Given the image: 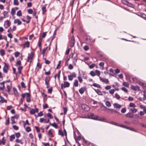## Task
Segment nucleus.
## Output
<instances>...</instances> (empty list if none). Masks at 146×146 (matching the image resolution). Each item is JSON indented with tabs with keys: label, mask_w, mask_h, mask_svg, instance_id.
Here are the masks:
<instances>
[{
	"label": "nucleus",
	"mask_w": 146,
	"mask_h": 146,
	"mask_svg": "<svg viewBox=\"0 0 146 146\" xmlns=\"http://www.w3.org/2000/svg\"><path fill=\"white\" fill-rule=\"evenodd\" d=\"M88 116L89 118L94 120H101L100 119V117L94 115V114L93 113H89L88 114Z\"/></svg>",
	"instance_id": "f257e3e1"
},
{
	"label": "nucleus",
	"mask_w": 146,
	"mask_h": 146,
	"mask_svg": "<svg viewBox=\"0 0 146 146\" xmlns=\"http://www.w3.org/2000/svg\"><path fill=\"white\" fill-rule=\"evenodd\" d=\"M70 85V84L69 83L67 82H64V83H62L61 85V89L63 90L64 88H65L67 87H69Z\"/></svg>",
	"instance_id": "f03ea898"
},
{
	"label": "nucleus",
	"mask_w": 146,
	"mask_h": 146,
	"mask_svg": "<svg viewBox=\"0 0 146 146\" xmlns=\"http://www.w3.org/2000/svg\"><path fill=\"white\" fill-rule=\"evenodd\" d=\"M4 64L5 65L3 68V71L4 73H7V72L9 66L5 62L4 63Z\"/></svg>",
	"instance_id": "7ed1b4c3"
},
{
	"label": "nucleus",
	"mask_w": 146,
	"mask_h": 146,
	"mask_svg": "<svg viewBox=\"0 0 146 146\" xmlns=\"http://www.w3.org/2000/svg\"><path fill=\"white\" fill-rule=\"evenodd\" d=\"M75 39L74 36L73 35L71 37V40L70 41L71 44L70 46L71 47H73L75 44Z\"/></svg>",
	"instance_id": "20e7f679"
},
{
	"label": "nucleus",
	"mask_w": 146,
	"mask_h": 146,
	"mask_svg": "<svg viewBox=\"0 0 146 146\" xmlns=\"http://www.w3.org/2000/svg\"><path fill=\"white\" fill-rule=\"evenodd\" d=\"M81 107L83 110L86 111H88L90 110L89 107L86 104H83L82 105Z\"/></svg>",
	"instance_id": "39448f33"
},
{
	"label": "nucleus",
	"mask_w": 146,
	"mask_h": 146,
	"mask_svg": "<svg viewBox=\"0 0 146 146\" xmlns=\"http://www.w3.org/2000/svg\"><path fill=\"white\" fill-rule=\"evenodd\" d=\"M100 56L101 58V60L105 61L108 60V58L107 56L104 54H100Z\"/></svg>",
	"instance_id": "423d86ee"
},
{
	"label": "nucleus",
	"mask_w": 146,
	"mask_h": 146,
	"mask_svg": "<svg viewBox=\"0 0 146 146\" xmlns=\"http://www.w3.org/2000/svg\"><path fill=\"white\" fill-rule=\"evenodd\" d=\"M34 55L33 52H31L30 55H29L28 57L27 60V62H29L30 60H31L32 59Z\"/></svg>",
	"instance_id": "0eeeda50"
},
{
	"label": "nucleus",
	"mask_w": 146,
	"mask_h": 146,
	"mask_svg": "<svg viewBox=\"0 0 146 146\" xmlns=\"http://www.w3.org/2000/svg\"><path fill=\"white\" fill-rule=\"evenodd\" d=\"M86 89V88L85 87H82L79 90L80 93L81 94H83Z\"/></svg>",
	"instance_id": "6e6552de"
},
{
	"label": "nucleus",
	"mask_w": 146,
	"mask_h": 146,
	"mask_svg": "<svg viewBox=\"0 0 146 146\" xmlns=\"http://www.w3.org/2000/svg\"><path fill=\"white\" fill-rule=\"evenodd\" d=\"M30 43L28 41L26 42L23 45V48H25V47L29 48V47Z\"/></svg>",
	"instance_id": "1a4fd4ad"
},
{
	"label": "nucleus",
	"mask_w": 146,
	"mask_h": 146,
	"mask_svg": "<svg viewBox=\"0 0 146 146\" xmlns=\"http://www.w3.org/2000/svg\"><path fill=\"white\" fill-rule=\"evenodd\" d=\"M13 91L15 95L17 97H18L19 94L17 89L15 88H13Z\"/></svg>",
	"instance_id": "9d476101"
},
{
	"label": "nucleus",
	"mask_w": 146,
	"mask_h": 146,
	"mask_svg": "<svg viewBox=\"0 0 146 146\" xmlns=\"http://www.w3.org/2000/svg\"><path fill=\"white\" fill-rule=\"evenodd\" d=\"M50 79V78L49 76H48L45 78V84H49V81Z\"/></svg>",
	"instance_id": "9b49d317"
},
{
	"label": "nucleus",
	"mask_w": 146,
	"mask_h": 146,
	"mask_svg": "<svg viewBox=\"0 0 146 146\" xmlns=\"http://www.w3.org/2000/svg\"><path fill=\"white\" fill-rule=\"evenodd\" d=\"M131 88L133 90H138V91L139 90V88L137 86H134L132 85L131 87Z\"/></svg>",
	"instance_id": "f8f14e48"
},
{
	"label": "nucleus",
	"mask_w": 146,
	"mask_h": 146,
	"mask_svg": "<svg viewBox=\"0 0 146 146\" xmlns=\"http://www.w3.org/2000/svg\"><path fill=\"white\" fill-rule=\"evenodd\" d=\"M14 23L15 24L17 23L18 25H21L22 23L21 22L19 19H15L14 20Z\"/></svg>",
	"instance_id": "ddd939ff"
},
{
	"label": "nucleus",
	"mask_w": 146,
	"mask_h": 146,
	"mask_svg": "<svg viewBox=\"0 0 146 146\" xmlns=\"http://www.w3.org/2000/svg\"><path fill=\"white\" fill-rule=\"evenodd\" d=\"M113 106L114 108H120L121 107L120 105L117 103H114L113 104Z\"/></svg>",
	"instance_id": "4468645a"
},
{
	"label": "nucleus",
	"mask_w": 146,
	"mask_h": 146,
	"mask_svg": "<svg viewBox=\"0 0 146 146\" xmlns=\"http://www.w3.org/2000/svg\"><path fill=\"white\" fill-rule=\"evenodd\" d=\"M138 15L139 16L143 18H146V15L143 13H140L138 14Z\"/></svg>",
	"instance_id": "2eb2a0df"
},
{
	"label": "nucleus",
	"mask_w": 146,
	"mask_h": 146,
	"mask_svg": "<svg viewBox=\"0 0 146 146\" xmlns=\"http://www.w3.org/2000/svg\"><path fill=\"white\" fill-rule=\"evenodd\" d=\"M125 116L129 118H133V115L131 113H129L126 114Z\"/></svg>",
	"instance_id": "dca6fc26"
},
{
	"label": "nucleus",
	"mask_w": 146,
	"mask_h": 146,
	"mask_svg": "<svg viewBox=\"0 0 146 146\" xmlns=\"http://www.w3.org/2000/svg\"><path fill=\"white\" fill-rule=\"evenodd\" d=\"M94 90L99 95L101 96L103 95L102 92L98 89H94Z\"/></svg>",
	"instance_id": "f3484780"
},
{
	"label": "nucleus",
	"mask_w": 146,
	"mask_h": 146,
	"mask_svg": "<svg viewBox=\"0 0 146 146\" xmlns=\"http://www.w3.org/2000/svg\"><path fill=\"white\" fill-rule=\"evenodd\" d=\"M15 138V137L14 134L11 135L9 137V140L11 141H12Z\"/></svg>",
	"instance_id": "a211bd4d"
},
{
	"label": "nucleus",
	"mask_w": 146,
	"mask_h": 146,
	"mask_svg": "<svg viewBox=\"0 0 146 146\" xmlns=\"http://www.w3.org/2000/svg\"><path fill=\"white\" fill-rule=\"evenodd\" d=\"M42 13H44L46 12V5H45L42 8Z\"/></svg>",
	"instance_id": "6ab92c4d"
},
{
	"label": "nucleus",
	"mask_w": 146,
	"mask_h": 146,
	"mask_svg": "<svg viewBox=\"0 0 146 146\" xmlns=\"http://www.w3.org/2000/svg\"><path fill=\"white\" fill-rule=\"evenodd\" d=\"M122 2L123 4H125V5H127L128 6H129V5L130 4L129 2H128L126 0H123L122 1Z\"/></svg>",
	"instance_id": "aec40b11"
},
{
	"label": "nucleus",
	"mask_w": 146,
	"mask_h": 146,
	"mask_svg": "<svg viewBox=\"0 0 146 146\" xmlns=\"http://www.w3.org/2000/svg\"><path fill=\"white\" fill-rule=\"evenodd\" d=\"M5 140L4 139V137H3L1 140L0 141V145L3 144V145H5Z\"/></svg>",
	"instance_id": "412c9836"
},
{
	"label": "nucleus",
	"mask_w": 146,
	"mask_h": 146,
	"mask_svg": "<svg viewBox=\"0 0 146 146\" xmlns=\"http://www.w3.org/2000/svg\"><path fill=\"white\" fill-rule=\"evenodd\" d=\"M42 41V38L40 37L38 40V44L39 47H41V43Z\"/></svg>",
	"instance_id": "4be33fe9"
},
{
	"label": "nucleus",
	"mask_w": 146,
	"mask_h": 146,
	"mask_svg": "<svg viewBox=\"0 0 146 146\" xmlns=\"http://www.w3.org/2000/svg\"><path fill=\"white\" fill-rule=\"evenodd\" d=\"M92 85L95 87H96L98 88H101L100 85L97 83H93L92 84Z\"/></svg>",
	"instance_id": "5701e85b"
},
{
	"label": "nucleus",
	"mask_w": 146,
	"mask_h": 146,
	"mask_svg": "<svg viewBox=\"0 0 146 146\" xmlns=\"http://www.w3.org/2000/svg\"><path fill=\"white\" fill-rule=\"evenodd\" d=\"M130 110L131 111L132 113H135L137 111V109L135 108H131Z\"/></svg>",
	"instance_id": "b1692460"
},
{
	"label": "nucleus",
	"mask_w": 146,
	"mask_h": 146,
	"mask_svg": "<svg viewBox=\"0 0 146 146\" xmlns=\"http://www.w3.org/2000/svg\"><path fill=\"white\" fill-rule=\"evenodd\" d=\"M81 139V137L80 136H78L76 138L75 137V140L76 142H78V141L80 140Z\"/></svg>",
	"instance_id": "393cba45"
},
{
	"label": "nucleus",
	"mask_w": 146,
	"mask_h": 146,
	"mask_svg": "<svg viewBox=\"0 0 146 146\" xmlns=\"http://www.w3.org/2000/svg\"><path fill=\"white\" fill-rule=\"evenodd\" d=\"M106 105L108 107H110L111 106L110 103L109 101H107L106 102Z\"/></svg>",
	"instance_id": "a878e982"
},
{
	"label": "nucleus",
	"mask_w": 146,
	"mask_h": 146,
	"mask_svg": "<svg viewBox=\"0 0 146 146\" xmlns=\"http://www.w3.org/2000/svg\"><path fill=\"white\" fill-rule=\"evenodd\" d=\"M8 12L6 11H4L3 12V14L4 16V17H8Z\"/></svg>",
	"instance_id": "bb28decb"
},
{
	"label": "nucleus",
	"mask_w": 146,
	"mask_h": 146,
	"mask_svg": "<svg viewBox=\"0 0 146 146\" xmlns=\"http://www.w3.org/2000/svg\"><path fill=\"white\" fill-rule=\"evenodd\" d=\"M102 82H104L106 84H108L109 82L108 80L106 78H103Z\"/></svg>",
	"instance_id": "cd10ccee"
},
{
	"label": "nucleus",
	"mask_w": 146,
	"mask_h": 146,
	"mask_svg": "<svg viewBox=\"0 0 146 146\" xmlns=\"http://www.w3.org/2000/svg\"><path fill=\"white\" fill-rule=\"evenodd\" d=\"M11 13L12 15H15V10L14 8H13L11 9Z\"/></svg>",
	"instance_id": "c85d7f7f"
},
{
	"label": "nucleus",
	"mask_w": 146,
	"mask_h": 146,
	"mask_svg": "<svg viewBox=\"0 0 146 146\" xmlns=\"http://www.w3.org/2000/svg\"><path fill=\"white\" fill-rule=\"evenodd\" d=\"M48 48V47H46V48L43 49L42 51V53L43 54V56H44V54L45 53V52L47 49Z\"/></svg>",
	"instance_id": "c756f323"
},
{
	"label": "nucleus",
	"mask_w": 146,
	"mask_h": 146,
	"mask_svg": "<svg viewBox=\"0 0 146 146\" xmlns=\"http://www.w3.org/2000/svg\"><path fill=\"white\" fill-rule=\"evenodd\" d=\"M15 136L18 139L21 136V134L20 133L18 132L15 133Z\"/></svg>",
	"instance_id": "7c9ffc66"
},
{
	"label": "nucleus",
	"mask_w": 146,
	"mask_h": 146,
	"mask_svg": "<svg viewBox=\"0 0 146 146\" xmlns=\"http://www.w3.org/2000/svg\"><path fill=\"white\" fill-rule=\"evenodd\" d=\"M5 51L3 49H1L0 50V53L1 55L3 56L5 54Z\"/></svg>",
	"instance_id": "2f4dec72"
},
{
	"label": "nucleus",
	"mask_w": 146,
	"mask_h": 146,
	"mask_svg": "<svg viewBox=\"0 0 146 146\" xmlns=\"http://www.w3.org/2000/svg\"><path fill=\"white\" fill-rule=\"evenodd\" d=\"M17 15L18 16H21L22 15V13H21V11L19 10L18 11L17 13Z\"/></svg>",
	"instance_id": "473e14b6"
},
{
	"label": "nucleus",
	"mask_w": 146,
	"mask_h": 146,
	"mask_svg": "<svg viewBox=\"0 0 146 146\" xmlns=\"http://www.w3.org/2000/svg\"><path fill=\"white\" fill-rule=\"evenodd\" d=\"M13 4L16 5H17L19 4V3L17 0H14L13 1Z\"/></svg>",
	"instance_id": "72a5a7b5"
},
{
	"label": "nucleus",
	"mask_w": 146,
	"mask_h": 146,
	"mask_svg": "<svg viewBox=\"0 0 146 146\" xmlns=\"http://www.w3.org/2000/svg\"><path fill=\"white\" fill-rule=\"evenodd\" d=\"M129 106L130 107H136V105L134 104V103H130L129 104Z\"/></svg>",
	"instance_id": "f704fd0d"
},
{
	"label": "nucleus",
	"mask_w": 146,
	"mask_h": 146,
	"mask_svg": "<svg viewBox=\"0 0 146 146\" xmlns=\"http://www.w3.org/2000/svg\"><path fill=\"white\" fill-rule=\"evenodd\" d=\"M123 86H124L127 87H128L129 86V83L127 82H124L123 83Z\"/></svg>",
	"instance_id": "c9c22d12"
},
{
	"label": "nucleus",
	"mask_w": 146,
	"mask_h": 146,
	"mask_svg": "<svg viewBox=\"0 0 146 146\" xmlns=\"http://www.w3.org/2000/svg\"><path fill=\"white\" fill-rule=\"evenodd\" d=\"M58 135H61L62 136H64V135L63 133L62 132V131L60 130H58Z\"/></svg>",
	"instance_id": "e433bc0d"
},
{
	"label": "nucleus",
	"mask_w": 146,
	"mask_h": 146,
	"mask_svg": "<svg viewBox=\"0 0 146 146\" xmlns=\"http://www.w3.org/2000/svg\"><path fill=\"white\" fill-rule=\"evenodd\" d=\"M25 130L26 131L28 132H29L31 130V128L29 127H27L25 129Z\"/></svg>",
	"instance_id": "4c0bfd02"
},
{
	"label": "nucleus",
	"mask_w": 146,
	"mask_h": 146,
	"mask_svg": "<svg viewBox=\"0 0 146 146\" xmlns=\"http://www.w3.org/2000/svg\"><path fill=\"white\" fill-rule=\"evenodd\" d=\"M9 118H8L6 120L5 123V125H9Z\"/></svg>",
	"instance_id": "58836bf2"
},
{
	"label": "nucleus",
	"mask_w": 146,
	"mask_h": 146,
	"mask_svg": "<svg viewBox=\"0 0 146 146\" xmlns=\"http://www.w3.org/2000/svg\"><path fill=\"white\" fill-rule=\"evenodd\" d=\"M68 77L69 80H72L73 78V76L71 75H68Z\"/></svg>",
	"instance_id": "ea45409f"
},
{
	"label": "nucleus",
	"mask_w": 146,
	"mask_h": 146,
	"mask_svg": "<svg viewBox=\"0 0 146 146\" xmlns=\"http://www.w3.org/2000/svg\"><path fill=\"white\" fill-rule=\"evenodd\" d=\"M5 22H7L6 25H7V28L10 25L11 23L8 20L6 21Z\"/></svg>",
	"instance_id": "a19ab883"
},
{
	"label": "nucleus",
	"mask_w": 146,
	"mask_h": 146,
	"mask_svg": "<svg viewBox=\"0 0 146 146\" xmlns=\"http://www.w3.org/2000/svg\"><path fill=\"white\" fill-rule=\"evenodd\" d=\"M108 110H110V112L111 113H117V112L116 110H115L113 109H108Z\"/></svg>",
	"instance_id": "79ce46f5"
},
{
	"label": "nucleus",
	"mask_w": 146,
	"mask_h": 146,
	"mask_svg": "<svg viewBox=\"0 0 146 146\" xmlns=\"http://www.w3.org/2000/svg\"><path fill=\"white\" fill-rule=\"evenodd\" d=\"M74 85L76 87H77L78 86V82L77 80H76L74 83Z\"/></svg>",
	"instance_id": "37998d69"
},
{
	"label": "nucleus",
	"mask_w": 146,
	"mask_h": 146,
	"mask_svg": "<svg viewBox=\"0 0 146 146\" xmlns=\"http://www.w3.org/2000/svg\"><path fill=\"white\" fill-rule=\"evenodd\" d=\"M20 52H19L17 51L15 53V56L16 57H18L20 54Z\"/></svg>",
	"instance_id": "c03bdc74"
},
{
	"label": "nucleus",
	"mask_w": 146,
	"mask_h": 146,
	"mask_svg": "<svg viewBox=\"0 0 146 146\" xmlns=\"http://www.w3.org/2000/svg\"><path fill=\"white\" fill-rule=\"evenodd\" d=\"M47 116L50 119H52L53 117V116L52 115L51 113H48L47 114Z\"/></svg>",
	"instance_id": "a18cd8bd"
},
{
	"label": "nucleus",
	"mask_w": 146,
	"mask_h": 146,
	"mask_svg": "<svg viewBox=\"0 0 146 146\" xmlns=\"http://www.w3.org/2000/svg\"><path fill=\"white\" fill-rule=\"evenodd\" d=\"M21 85L22 88H26V86L25 85V84L23 82H21Z\"/></svg>",
	"instance_id": "49530a36"
},
{
	"label": "nucleus",
	"mask_w": 146,
	"mask_h": 146,
	"mask_svg": "<svg viewBox=\"0 0 146 146\" xmlns=\"http://www.w3.org/2000/svg\"><path fill=\"white\" fill-rule=\"evenodd\" d=\"M95 73L97 76H99L100 75V72L98 70H96L95 71Z\"/></svg>",
	"instance_id": "de8ad7c7"
},
{
	"label": "nucleus",
	"mask_w": 146,
	"mask_h": 146,
	"mask_svg": "<svg viewBox=\"0 0 146 146\" xmlns=\"http://www.w3.org/2000/svg\"><path fill=\"white\" fill-rule=\"evenodd\" d=\"M7 102V100H5L4 98L3 99L1 100H0V102L2 103H3L4 102L6 103Z\"/></svg>",
	"instance_id": "09e8293b"
},
{
	"label": "nucleus",
	"mask_w": 146,
	"mask_h": 146,
	"mask_svg": "<svg viewBox=\"0 0 146 146\" xmlns=\"http://www.w3.org/2000/svg\"><path fill=\"white\" fill-rule=\"evenodd\" d=\"M21 61L20 60H19L17 61V62L16 63V66H20L21 65Z\"/></svg>",
	"instance_id": "8fccbe9b"
},
{
	"label": "nucleus",
	"mask_w": 146,
	"mask_h": 146,
	"mask_svg": "<svg viewBox=\"0 0 146 146\" xmlns=\"http://www.w3.org/2000/svg\"><path fill=\"white\" fill-rule=\"evenodd\" d=\"M90 74L92 76H94L96 75L95 73L93 71L90 72Z\"/></svg>",
	"instance_id": "3c124183"
},
{
	"label": "nucleus",
	"mask_w": 146,
	"mask_h": 146,
	"mask_svg": "<svg viewBox=\"0 0 146 146\" xmlns=\"http://www.w3.org/2000/svg\"><path fill=\"white\" fill-rule=\"evenodd\" d=\"M84 49L85 50L87 51L89 49V47L88 46L85 45L84 46Z\"/></svg>",
	"instance_id": "603ef678"
},
{
	"label": "nucleus",
	"mask_w": 146,
	"mask_h": 146,
	"mask_svg": "<svg viewBox=\"0 0 146 146\" xmlns=\"http://www.w3.org/2000/svg\"><path fill=\"white\" fill-rule=\"evenodd\" d=\"M110 124H111L117 126H118V124L116 123L115 122L111 121L110 122Z\"/></svg>",
	"instance_id": "864d4df0"
},
{
	"label": "nucleus",
	"mask_w": 146,
	"mask_h": 146,
	"mask_svg": "<svg viewBox=\"0 0 146 146\" xmlns=\"http://www.w3.org/2000/svg\"><path fill=\"white\" fill-rule=\"evenodd\" d=\"M30 113L31 114H33L35 113V110L34 109H32L30 111Z\"/></svg>",
	"instance_id": "5fc2aeb1"
},
{
	"label": "nucleus",
	"mask_w": 146,
	"mask_h": 146,
	"mask_svg": "<svg viewBox=\"0 0 146 146\" xmlns=\"http://www.w3.org/2000/svg\"><path fill=\"white\" fill-rule=\"evenodd\" d=\"M44 60H45V63L46 64H49L50 63V62L48 60H47L46 59V58H45L44 59Z\"/></svg>",
	"instance_id": "6e6d98bb"
},
{
	"label": "nucleus",
	"mask_w": 146,
	"mask_h": 146,
	"mask_svg": "<svg viewBox=\"0 0 146 146\" xmlns=\"http://www.w3.org/2000/svg\"><path fill=\"white\" fill-rule=\"evenodd\" d=\"M115 96L117 99H119L120 98V96L117 93H116L115 94Z\"/></svg>",
	"instance_id": "4d7b16f0"
},
{
	"label": "nucleus",
	"mask_w": 146,
	"mask_h": 146,
	"mask_svg": "<svg viewBox=\"0 0 146 146\" xmlns=\"http://www.w3.org/2000/svg\"><path fill=\"white\" fill-rule=\"evenodd\" d=\"M64 110V114H66L67 111V109L66 108H63Z\"/></svg>",
	"instance_id": "13d9d810"
},
{
	"label": "nucleus",
	"mask_w": 146,
	"mask_h": 146,
	"mask_svg": "<svg viewBox=\"0 0 146 146\" xmlns=\"http://www.w3.org/2000/svg\"><path fill=\"white\" fill-rule=\"evenodd\" d=\"M52 90V87L50 88L48 90V92L49 93L51 94Z\"/></svg>",
	"instance_id": "bf43d9fd"
},
{
	"label": "nucleus",
	"mask_w": 146,
	"mask_h": 146,
	"mask_svg": "<svg viewBox=\"0 0 146 146\" xmlns=\"http://www.w3.org/2000/svg\"><path fill=\"white\" fill-rule=\"evenodd\" d=\"M13 127L14 129L15 130H17L19 129V127L16 125H13Z\"/></svg>",
	"instance_id": "052dcab7"
},
{
	"label": "nucleus",
	"mask_w": 146,
	"mask_h": 146,
	"mask_svg": "<svg viewBox=\"0 0 146 146\" xmlns=\"http://www.w3.org/2000/svg\"><path fill=\"white\" fill-rule=\"evenodd\" d=\"M46 119L43 118H40V119L39 121L41 123L44 122V121H46Z\"/></svg>",
	"instance_id": "680f3d73"
},
{
	"label": "nucleus",
	"mask_w": 146,
	"mask_h": 146,
	"mask_svg": "<svg viewBox=\"0 0 146 146\" xmlns=\"http://www.w3.org/2000/svg\"><path fill=\"white\" fill-rule=\"evenodd\" d=\"M27 12L28 13L31 14L33 12V11L31 9H29L27 10Z\"/></svg>",
	"instance_id": "e2e57ef3"
},
{
	"label": "nucleus",
	"mask_w": 146,
	"mask_h": 146,
	"mask_svg": "<svg viewBox=\"0 0 146 146\" xmlns=\"http://www.w3.org/2000/svg\"><path fill=\"white\" fill-rule=\"evenodd\" d=\"M127 129L130 130L132 131H135L134 130V129L133 128L131 127H127Z\"/></svg>",
	"instance_id": "0e129e2a"
},
{
	"label": "nucleus",
	"mask_w": 146,
	"mask_h": 146,
	"mask_svg": "<svg viewBox=\"0 0 146 146\" xmlns=\"http://www.w3.org/2000/svg\"><path fill=\"white\" fill-rule=\"evenodd\" d=\"M43 115V112L42 111L40 112L38 114V116L40 117V116H42Z\"/></svg>",
	"instance_id": "69168bd1"
},
{
	"label": "nucleus",
	"mask_w": 146,
	"mask_h": 146,
	"mask_svg": "<svg viewBox=\"0 0 146 146\" xmlns=\"http://www.w3.org/2000/svg\"><path fill=\"white\" fill-rule=\"evenodd\" d=\"M52 126L55 127V128H57V125L55 123H52Z\"/></svg>",
	"instance_id": "338daca9"
},
{
	"label": "nucleus",
	"mask_w": 146,
	"mask_h": 146,
	"mask_svg": "<svg viewBox=\"0 0 146 146\" xmlns=\"http://www.w3.org/2000/svg\"><path fill=\"white\" fill-rule=\"evenodd\" d=\"M126 111V109L125 108H122L121 110V112L122 113H125Z\"/></svg>",
	"instance_id": "774afa93"
}]
</instances>
